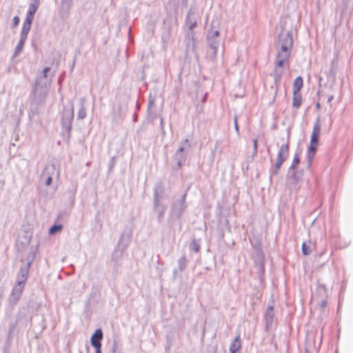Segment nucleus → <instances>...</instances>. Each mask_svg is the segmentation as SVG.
Returning <instances> with one entry per match:
<instances>
[{
    "instance_id": "f704fd0d",
    "label": "nucleus",
    "mask_w": 353,
    "mask_h": 353,
    "mask_svg": "<svg viewBox=\"0 0 353 353\" xmlns=\"http://www.w3.org/2000/svg\"><path fill=\"white\" fill-rule=\"evenodd\" d=\"M190 249L195 253L199 252L201 249V239H192L190 243Z\"/></svg>"
},
{
    "instance_id": "4be33fe9",
    "label": "nucleus",
    "mask_w": 353,
    "mask_h": 353,
    "mask_svg": "<svg viewBox=\"0 0 353 353\" xmlns=\"http://www.w3.org/2000/svg\"><path fill=\"white\" fill-rule=\"evenodd\" d=\"M103 338V332L101 328H97L94 330L90 337L91 345L101 344Z\"/></svg>"
},
{
    "instance_id": "0e129e2a",
    "label": "nucleus",
    "mask_w": 353,
    "mask_h": 353,
    "mask_svg": "<svg viewBox=\"0 0 353 353\" xmlns=\"http://www.w3.org/2000/svg\"><path fill=\"white\" fill-rule=\"evenodd\" d=\"M64 214H65V212H61L58 215V219H61Z\"/></svg>"
},
{
    "instance_id": "a18cd8bd",
    "label": "nucleus",
    "mask_w": 353,
    "mask_h": 353,
    "mask_svg": "<svg viewBox=\"0 0 353 353\" xmlns=\"http://www.w3.org/2000/svg\"><path fill=\"white\" fill-rule=\"evenodd\" d=\"M111 353H121V352L118 350V343L116 339H114L112 341Z\"/></svg>"
},
{
    "instance_id": "bf43d9fd",
    "label": "nucleus",
    "mask_w": 353,
    "mask_h": 353,
    "mask_svg": "<svg viewBox=\"0 0 353 353\" xmlns=\"http://www.w3.org/2000/svg\"><path fill=\"white\" fill-rule=\"evenodd\" d=\"M160 128L161 129H163L164 128V125H163V119L162 117H160Z\"/></svg>"
},
{
    "instance_id": "09e8293b",
    "label": "nucleus",
    "mask_w": 353,
    "mask_h": 353,
    "mask_svg": "<svg viewBox=\"0 0 353 353\" xmlns=\"http://www.w3.org/2000/svg\"><path fill=\"white\" fill-rule=\"evenodd\" d=\"M252 142H253V150L254 151H253L252 156V157H254L257 153L258 139L257 138L253 139Z\"/></svg>"
},
{
    "instance_id": "bb28decb",
    "label": "nucleus",
    "mask_w": 353,
    "mask_h": 353,
    "mask_svg": "<svg viewBox=\"0 0 353 353\" xmlns=\"http://www.w3.org/2000/svg\"><path fill=\"white\" fill-rule=\"evenodd\" d=\"M165 344L164 346L165 353H170V348L174 342V336L172 331H169L165 334Z\"/></svg>"
},
{
    "instance_id": "a878e982",
    "label": "nucleus",
    "mask_w": 353,
    "mask_h": 353,
    "mask_svg": "<svg viewBox=\"0 0 353 353\" xmlns=\"http://www.w3.org/2000/svg\"><path fill=\"white\" fill-rule=\"evenodd\" d=\"M186 40V48L194 49L195 48V38L194 30L188 29L185 36Z\"/></svg>"
},
{
    "instance_id": "4468645a",
    "label": "nucleus",
    "mask_w": 353,
    "mask_h": 353,
    "mask_svg": "<svg viewBox=\"0 0 353 353\" xmlns=\"http://www.w3.org/2000/svg\"><path fill=\"white\" fill-rule=\"evenodd\" d=\"M74 0H60L59 14L62 18L70 16Z\"/></svg>"
},
{
    "instance_id": "5701e85b",
    "label": "nucleus",
    "mask_w": 353,
    "mask_h": 353,
    "mask_svg": "<svg viewBox=\"0 0 353 353\" xmlns=\"http://www.w3.org/2000/svg\"><path fill=\"white\" fill-rule=\"evenodd\" d=\"M241 340L240 334H238L231 342L229 347V353H241Z\"/></svg>"
},
{
    "instance_id": "c756f323",
    "label": "nucleus",
    "mask_w": 353,
    "mask_h": 353,
    "mask_svg": "<svg viewBox=\"0 0 353 353\" xmlns=\"http://www.w3.org/2000/svg\"><path fill=\"white\" fill-rule=\"evenodd\" d=\"M302 102L303 100L301 92H292V107L299 109L301 106Z\"/></svg>"
},
{
    "instance_id": "c85d7f7f",
    "label": "nucleus",
    "mask_w": 353,
    "mask_h": 353,
    "mask_svg": "<svg viewBox=\"0 0 353 353\" xmlns=\"http://www.w3.org/2000/svg\"><path fill=\"white\" fill-rule=\"evenodd\" d=\"M50 70L51 68L48 66L44 67L42 72L36 76L34 81L48 83V73L50 71Z\"/></svg>"
},
{
    "instance_id": "dca6fc26",
    "label": "nucleus",
    "mask_w": 353,
    "mask_h": 353,
    "mask_svg": "<svg viewBox=\"0 0 353 353\" xmlns=\"http://www.w3.org/2000/svg\"><path fill=\"white\" fill-rule=\"evenodd\" d=\"M185 23L188 29L194 30L197 26V20L195 17V10L192 8L189 10L185 19Z\"/></svg>"
},
{
    "instance_id": "e433bc0d",
    "label": "nucleus",
    "mask_w": 353,
    "mask_h": 353,
    "mask_svg": "<svg viewBox=\"0 0 353 353\" xmlns=\"http://www.w3.org/2000/svg\"><path fill=\"white\" fill-rule=\"evenodd\" d=\"M206 36L219 39V37L220 36V32L218 30H214L213 24L212 23L210 25V28L208 30Z\"/></svg>"
},
{
    "instance_id": "6e6d98bb",
    "label": "nucleus",
    "mask_w": 353,
    "mask_h": 353,
    "mask_svg": "<svg viewBox=\"0 0 353 353\" xmlns=\"http://www.w3.org/2000/svg\"><path fill=\"white\" fill-rule=\"evenodd\" d=\"M179 272H180L179 269L175 268V269L173 270V271H172V276H173V279H175L176 278Z\"/></svg>"
},
{
    "instance_id": "58836bf2",
    "label": "nucleus",
    "mask_w": 353,
    "mask_h": 353,
    "mask_svg": "<svg viewBox=\"0 0 353 353\" xmlns=\"http://www.w3.org/2000/svg\"><path fill=\"white\" fill-rule=\"evenodd\" d=\"M301 252L304 256H308L311 253V249L310 246L305 241L302 243Z\"/></svg>"
},
{
    "instance_id": "a19ab883",
    "label": "nucleus",
    "mask_w": 353,
    "mask_h": 353,
    "mask_svg": "<svg viewBox=\"0 0 353 353\" xmlns=\"http://www.w3.org/2000/svg\"><path fill=\"white\" fill-rule=\"evenodd\" d=\"M350 0H342L343 9H342L341 12L343 14L345 13L347 11H349L350 13L352 12V9L349 8V3H350Z\"/></svg>"
},
{
    "instance_id": "423d86ee",
    "label": "nucleus",
    "mask_w": 353,
    "mask_h": 353,
    "mask_svg": "<svg viewBox=\"0 0 353 353\" xmlns=\"http://www.w3.org/2000/svg\"><path fill=\"white\" fill-rule=\"evenodd\" d=\"M321 133V124L319 118L315 121L312 134L310 136V144L307 150V165L306 169H310L314 158L317 151V145L319 142Z\"/></svg>"
},
{
    "instance_id": "39448f33",
    "label": "nucleus",
    "mask_w": 353,
    "mask_h": 353,
    "mask_svg": "<svg viewBox=\"0 0 353 353\" xmlns=\"http://www.w3.org/2000/svg\"><path fill=\"white\" fill-rule=\"evenodd\" d=\"M30 269L22 265L17 274V281L12 288L10 297V303L16 304L19 300L28 279Z\"/></svg>"
},
{
    "instance_id": "f03ea898",
    "label": "nucleus",
    "mask_w": 353,
    "mask_h": 353,
    "mask_svg": "<svg viewBox=\"0 0 353 353\" xmlns=\"http://www.w3.org/2000/svg\"><path fill=\"white\" fill-rule=\"evenodd\" d=\"M188 190V189L179 196H173L168 217V223L170 225H172L176 220L180 222L181 218L188 208L186 203Z\"/></svg>"
},
{
    "instance_id": "5fc2aeb1",
    "label": "nucleus",
    "mask_w": 353,
    "mask_h": 353,
    "mask_svg": "<svg viewBox=\"0 0 353 353\" xmlns=\"http://www.w3.org/2000/svg\"><path fill=\"white\" fill-rule=\"evenodd\" d=\"M317 290L319 292V293H321V291H323V293H325L326 292L325 285H324V284H319L318 285Z\"/></svg>"
},
{
    "instance_id": "7c9ffc66",
    "label": "nucleus",
    "mask_w": 353,
    "mask_h": 353,
    "mask_svg": "<svg viewBox=\"0 0 353 353\" xmlns=\"http://www.w3.org/2000/svg\"><path fill=\"white\" fill-rule=\"evenodd\" d=\"M301 153V151H296L295 152L294 156L293 159H292V164L289 167V168L288 169V171H289V172H290L291 171L296 169L297 166L300 163V162H301V157H300Z\"/></svg>"
},
{
    "instance_id": "49530a36",
    "label": "nucleus",
    "mask_w": 353,
    "mask_h": 353,
    "mask_svg": "<svg viewBox=\"0 0 353 353\" xmlns=\"http://www.w3.org/2000/svg\"><path fill=\"white\" fill-rule=\"evenodd\" d=\"M335 75H336V68L333 65H331L330 70L328 72V74H327V78L328 79L332 78L333 79H334Z\"/></svg>"
},
{
    "instance_id": "20e7f679",
    "label": "nucleus",
    "mask_w": 353,
    "mask_h": 353,
    "mask_svg": "<svg viewBox=\"0 0 353 353\" xmlns=\"http://www.w3.org/2000/svg\"><path fill=\"white\" fill-rule=\"evenodd\" d=\"M74 120V105L70 101L69 105L64 106L61 113V132L63 141L69 143L71 139L72 121Z\"/></svg>"
},
{
    "instance_id": "f3484780",
    "label": "nucleus",
    "mask_w": 353,
    "mask_h": 353,
    "mask_svg": "<svg viewBox=\"0 0 353 353\" xmlns=\"http://www.w3.org/2000/svg\"><path fill=\"white\" fill-rule=\"evenodd\" d=\"M279 39L276 41L277 43L283 45L290 49L293 48L294 41L292 32H288L285 35H279Z\"/></svg>"
},
{
    "instance_id": "603ef678",
    "label": "nucleus",
    "mask_w": 353,
    "mask_h": 353,
    "mask_svg": "<svg viewBox=\"0 0 353 353\" xmlns=\"http://www.w3.org/2000/svg\"><path fill=\"white\" fill-rule=\"evenodd\" d=\"M234 130L236 132V134H239V123H238V117H237V115H236V114L234 117Z\"/></svg>"
},
{
    "instance_id": "f257e3e1",
    "label": "nucleus",
    "mask_w": 353,
    "mask_h": 353,
    "mask_svg": "<svg viewBox=\"0 0 353 353\" xmlns=\"http://www.w3.org/2000/svg\"><path fill=\"white\" fill-rule=\"evenodd\" d=\"M50 83L34 81L29 94L30 113L37 115L41 106L45 103L49 92Z\"/></svg>"
},
{
    "instance_id": "864d4df0",
    "label": "nucleus",
    "mask_w": 353,
    "mask_h": 353,
    "mask_svg": "<svg viewBox=\"0 0 353 353\" xmlns=\"http://www.w3.org/2000/svg\"><path fill=\"white\" fill-rule=\"evenodd\" d=\"M92 346L94 348L95 353H102V350H101L102 343L101 344H97V345H92Z\"/></svg>"
},
{
    "instance_id": "0eeeda50",
    "label": "nucleus",
    "mask_w": 353,
    "mask_h": 353,
    "mask_svg": "<svg viewBox=\"0 0 353 353\" xmlns=\"http://www.w3.org/2000/svg\"><path fill=\"white\" fill-rule=\"evenodd\" d=\"M274 46L276 49V54L275 61H277V65H290V58L292 53V50L283 45L274 42Z\"/></svg>"
},
{
    "instance_id": "13d9d810",
    "label": "nucleus",
    "mask_w": 353,
    "mask_h": 353,
    "mask_svg": "<svg viewBox=\"0 0 353 353\" xmlns=\"http://www.w3.org/2000/svg\"><path fill=\"white\" fill-rule=\"evenodd\" d=\"M132 120L134 122H137L138 120V114L137 112H134L133 114Z\"/></svg>"
},
{
    "instance_id": "37998d69",
    "label": "nucleus",
    "mask_w": 353,
    "mask_h": 353,
    "mask_svg": "<svg viewBox=\"0 0 353 353\" xmlns=\"http://www.w3.org/2000/svg\"><path fill=\"white\" fill-rule=\"evenodd\" d=\"M254 265L257 268L260 276L265 274V263L254 264Z\"/></svg>"
},
{
    "instance_id": "b1692460",
    "label": "nucleus",
    "mask_w": 353,
    "mask_h": 353,
    "mask_svg": "<svg viewBox=\"0 0 353 353\" xmlns=\"http://www.w3.org/2000/svg\"><path fill=\"white\" fill-rule=\"evenodd\" d=\"M191 148V143L189 139L186 138L181 141L179 148L176 151L179 154H183L188 156V154Z\"/></svg>"
},
{
    "instance_id": "c03bdc74",
    "label": "nucleus",
    "mask_w": 353,
    "mask_h": 353,
    "mask_svg": "<svg viewBox=\"0 0 353 353\" xmlns=\"http://www.w3.org/2000/svg\"><path fill=\"white\" fill-rule=\"evenodd\" d=\"M39 6V5L31 2L28 6V9L27 12H31V13H33L35 14L37 10H38Z\"/></svg>"
},
{
    "instance_id": "2f4dec72",
    "label": "nucleus",
    "mask_w": 353,
    "mask_h": 353,
    "mask_svg": "<svg viewBox=\"0 0 353 353\" xmlns=\"http://www.w3.org/2000/svg\"><path fill=\"white\" fill-rule=\"evenodd\" d=\"M303 86V79L301 76L295 78L292 85V92H300Z\"/></svg>"
},
{
    "instance_id": "a211bd4d",
    "label": "nucleus",
    "mask_w": 353,
    "mask_h": 353,
    "mask_svg": "<svg viewBox=\"0 0 353 353\" xmlns=\"http://www.w3.org/2000/svg\"><path fill=\"white\" fill-rule=\"evenodd\" d=\"M285 65H277V61H274V67L273 70V79L274 83L276 88H278L280 84L281 80L282 79V76L283 74V68Z\"/></svg>"
},
{
    "instance_id": "4d7b16f0",
    "label": "nucleus",
    "mask_w": 353,
    "mask_h": 353,
    "mask_svg": "<svg viewBox=\"0 0 353 353\" xmlns=\"http://www.w3.org/2000/svg\"><path fill=\"white\" fill-rule=\"evenodd\" d=\"M327 305V301L325 299H322L320 302V307L321 308H325Z\"/></svg>"
},
{
    "instance_id": "72a5a7b5",
    "label": "nucleus",
    "mask_w": 353,
    "mask_h": 353,
    "mask_svg": "<svg viewBox=\"0 0 353 353\" xmlns=\"http://www.w3.org/2000/svg\"><path fill=\"white\" fill-rule=\"evenodd\" d=\"M154 102H155L154 97L152 95V94H150L148 96V108H147V114L148 117H151L152 119H154V117H156L155 114L152 116V110H151L152 107L154 105Z\"/></svg>"
},
{
    "instance_id": "6ab92c4d",
    "label": "nucleus",
    "mask_w": 353,
    "mask_h": 353,
    "mask_svg": "<svg viewBox=\"0 0 353 353\" xmlns=\"http://www.w3.org/2000/svg\"><path fill=\"white\" fill-rule=\"evenodd\" d=\"M254 250V256L253 257L254 264L265 263V256L261 248V243H256L253 245Z\"/></svg>"
},
{
    "instance_id": "774afa93",
    "label": "nucleus",
    "mask_w": 353,
    "mask_h": 353,
    "mask_svg": "<svg viewBox=\"0 0 353 353\" xmlns=\"http://www.w3.org/2000/svg\"><path fill=\"white\" fill-rule=\"evenodd\" d=\"M212 353H218L216 347H214Z\"/></svg>"
},
{
    "instance_id": "69168bd1",
    "label": "nucleus",
    "mask_w": 353,
    "mask_h": 353,
    "mask_svg": "<svg viewBox=\"0 0 353 353\" xmlns=\"http://www.w3.org/2000/svg\"><path fill=\"white\" fill-rule=\"evenodd\" d=\"M31 2L39 5L40 0H32Z\"/></svg>"
},
{
    "instance_id": "de8ad7c7",
    "label": "nucleus",
    "mask_w": 353,
    "mask_h": 353,
    "mask_svg": "<svg viewBox=\"0 0 353 353\" xmlns=\"http://www.w3.org/2000/svg\"><path fill=\"white\" fill-rule=\"evenodd\" d=\"M17 324V321L10 323L9 327H8V338H10V336L12 335V333L13 330H14Z\"/></svg>"
},
{
    "instance_id": "412c9836",
    "label": "nucleus",
    "mask_w": 353,
    "mask_h": 353,
    "mask_svg": "<svg viewBox=\"0 0 353 353\" xmlns=\"http://www.w3.org/2000/svg\"><path fill=\"white\" fill-rule=\"evenodd\" d=\"M38 245L35 246H31L30 250L26 257L25 261H26L23 266L27 267L30 269L32 263L35 259L37 253L38 252Z\"/></svg>"
},
{
    "instance_id": "473e14b6",
    "label": "nucleus",
    "mask_w": 353,
    "mask_h": 353,
    "mask_svg": "<svg viewBox=\"0 0 353 353\" xmlns=\"http://www.w3.org/2000/svg\"><path fill=\"white\" fill-rule=\"evenodd\" d=\"M63 228V225L61 223H53L48 230L50 235H54L59 232H61Z\"/></svg>"
},
{
    "instance_id": "338daca9",
    "label": "nucleus",
    "mask_w": 353,
    "mask_h": 353,
    "mask_svg": "<svg viewBox=\"0 0 353 353\" xmlns=\"http://www.w3.org/2000/svg\"><path fill=\"white\" fill-rule=\"evenodd\" d=\"M188 3V0H182V4L183 6H186Z\"/></svg>"
},
{
    "instance_id": "1a4fd4ad",
    "label": "nucleus",
    "mask_w": 353,
    "mask_h": 353,
    "mask_svg": "<svg viewBox=\"0 0 353 353\" xmlns=\"http://www.w3.org/2000/svg\"><path fill=\"white\" fill-rule=\"evenodd\" d=\"M287 142L281 145L274 165L281 167L289 156L290 128L287 130Z\"/></svg>"
},
{
    "instance_id": "7ed1b4c3",
    "label": "nucleus",
    "mask_w": 353,
    "mask_h": 353,
    "mask_svg": "<svg viewBox=\"0 0 353 353\" xmlns=\"http://www.w3.org/2000/svg\"><path fill=\"white\" fill-rule=\"evenodd\" d=\"M130 236L131 232L125 230L121 234L117 245L111 254V261L114 263V272L116 273L122 265L123 252L129 245Z\"/></svg>"
},
{
    "instance_id": "9d476101",
    "label": "nucleus",
    "mask_w": 353,
    "mask_h": 353,
    "mask_svg": "<svg viewBox=\"0 0 353 353\" xmlns=\"http://www.w3.org/2000/svg\"><path fill=\"white\" fill-rule=\"evenodd\" d=\"M206 42L208 47L211 50L210 52H208V57L209 59L214 61L217 57L220 41L219 39L206 36Z\"/></svg>"
},
{
    "instance_id": "79ce46f5",
    "label": "nucleus",
    "mask_w": 353,
    "mask_h": 353,
    "mask_svg": "<svg viewBox=\"0 0 353 353\" xmlns=\"http://www.w3.org/2000/svg\"><path fill=\"white\" fill-rule=\"evenodd\" d=\"M173 159L175 161H185L187 159V156H186V154H180V153L179 154L178 152H175L173 156Z\"/></svg>"
},
{
    "instance_id": "052dcab7",
    "label": "nucleus",
    "mask_w": 353,
    "mask_h": 353,
    "mask_svg": "<svg viewBox=\"0 0 353 353\" xmlns=\"http://www.w3.org/2000/svg\"><path fill=\"white\" fill-rule=\"evenodd\" d=\"M334 99V96L333 95H330L328 98H327V103H330Z\"/></svg>"
},
{
    "instance_id": "680f3d73",
    "label": "nucleus",
    "mask_w": 353,
    "mask_h": 353,
    "mask_svg": "<svg viewBox=\"0 0 353 353\" xmlns=\"http://www.w3.org/2000/svg\"><path fill=\"white\" fill-rule=\"evenodd\" d=\"M206 99H207V93L205 94V95L203 96V97L201 99V101L203 103H205L206 101Z\"/></svg>"
},
{
    "instance_id": "9b49d317",
    "label": "nucleus",
    "mask_w": 353,
    "mask_h": 353,
    "mask_svg": "<svg viewBox=\"0 0 353 353\" xmlns=\"http://www.w3.org/2000/svg\"><path fill=\"white\" fill-rule=\"evenodd\" d=\"M153 194L152 203H161V200L166 197L165 189L161 181L155 183Z\"/></svg>"
},
{
    "instance_id": "ddd939ff",
    "label": "nucleus",
    "mask_w": 353,
    "mask_h": 353,
    "mask_svg": "<svg viewBox=\"0 0 353 353\" xmlns=\"http://www.w3.org/2000/svg\"><path fill=\"white\" fill-rule=\"evenodd\" d=\"M152 210L157 214L158 223L161 224L163 222L164 214L167 210L166 205L162 203H152Z\"/></svg>"
},
{
    "instance_id": "aec40b11",
    "label": "nucleus",
    "mask_w": 353,
    "mask_h": 353,
    "mask_svg": "<svg viewBox=\"0 0 353 353\" xmlns=\"http://www.w3.org/2000/svg\"><path fill=\"white\" fill-rule=\"evenodd\" d=\"M28 35V32L21 30L20 39H19V41L17 45L15 47L12 58L18 56V54L22 51V50L24 47V45L26 43V41L27 40Z\"/></svg>"
},
{
    "instance_id": "4c0bfd02",
    "label": "nucleus",
    "mask_w": 353,
    "mask_h": 353,
    "mask_svg": "<svg viewBox=\"0 0 353 353\" xmlns=\"http://www.w3.org/2000/svg\"><path fill=\"white\" fill-rule=\"evenodd\" d=\"M281 167L274 165L273 168L270 170V181L272 182L273 176H276L279 174Z\"/></svg>"
},
{
    "instance_id": "f8f14e48",
    "label": "nucleus",
    "mask_w": 353,
    "mask_h": 353,
    "mask_svg": "<svg viewBox=\"0 0 353 353\" xmlns=\"http://www.w3.org/2000/svg\"><path fill=\"white\" fill-rule=\"evenodd\" d=\"M273 302L274 301L272 300V304H268L263 316L265 330L267 332L269 331L270 329L272 327L273 321L274 318Z\"/></svg>"
},
{
    "instance_id": "6e6552de",
    "label": "nucleus",
    "mask_w": 353,
    "mask_h": 353,
    "mask_svg": "<svg viewBox=\"0 0 353 353\" xmlns=\"http://www.w3.org/2000/svg\"><path fill=\"white\" fill-rule=\"evenodd\" d=\"M54 177H59V170L54 163L48 164L41 173L40 181L46 186H50Z\"/></svg>"
},
{
    "instance_id": "c9c22d12",
    "label": "nucleus",
    "mask_w": 353,
    "mask_h": 353,
    "mask_svg": "<svg viewBox=\"0 0 353 353\" xmlns=\"http://www.w3.org/2000/svg\"><path fill=\"white\" fill-rule=\"evenodd\" d=\"M187 258L185 254L182 255L178 260V269L179 272L183 271L187 267Z\"/></svg>"
},
{
    "instance_id": "3c124183",
    "label": "nucleus",
    "mask_w": 353,
    "mask_h": 353,
    "mask_svg": "<svg viewBox=\"0 0 353 353\" xmlns=\"http://www.w3.org/2000/svg\"><path fill=\"white\" fill-rule=\"evenodd\" d=\"M185 161H176V165L172 166V170H174V171H177V170H179L181 167L183 166V165L185 163Z\"/></svg>"
},
{
    "instance_id": "ea45409f",
    "label": "nucleus",
    "mask_w": 353,
    "mask_h": 353,
    "mask_svg": "<svg viewBox=\"0 0 353 353\" xmlns=\"http://www.w3.org/2000/svg\"><path fill=\"white\" fill-rule=\"evenodd\" d=\"M115 163H116V157L113 156L110 159L109 162H108V173H111L112 172L113 168L115 165Z\"/></svg>"
},
{
    "instance_id": "e2e57ef3",
    "label": "nucleus",
    "mask_w": 353,
    "mask_h": 353,
    "mask_svg": "<svg viewBox=\"0 0 353 353\" xmlns=\"http://www.w3.org/2000/svg\"><path fill=\"white\" fill-rule=\"evenodd\" d=\"M75 62H76V58L74 57L73 61H72V68H71V71H72L74 67V65H75Z\"/></svg>"
},
{
    "instance_id": "8fccbe9b",
    "label": "nucleus",
    "mask_w": 353,
    "mask_h": 353,
    "mask_svg": "<svg viewBox=\"0 0 353 353\" xmlns=\"http://www.w3.org/2000/svg\"><path fill=\"white\" fill-rule=\"evenodd\" d=\"M19 22H20V18L18 17V16H14L12 19V25H11V28H15L16 27H17L19 24Z\"/></svg>"
},
{
    "instance_id": "cd10ccee",
    "label": "nucleus",
    "mask_w": 353,
    "mask_h": 353,
    "mask_svg": "<svg viewBox=\"0 0 353 353\" xmlns=\"http://www.w3.org/2000/svg\"><path fill=\"white\" fill-rule=\"evenodd\" d=\"M85 97H82L79 100V110L77 112V118L78 120L83 119L86 117L87 113H86V109L85 108Z\"/></svg>"
},
{
    "instance_id": "393cba45",
    "label": "nucleus",
    "mask_w": 353,
    "mask_h": 353,
    "mask_svg": "<svg viewBox=\"0 0 353 353\" xmlns=\"http://www.w3.org/2000/svg\"><path fill=\"white\" fill-rule=\"evenodd\" d=\"M34 15L35 14L33 13L28 12H26V18H25V20L23 21V25H22V28H21L22 31L29 33L34 17Z\"/></svg>"
},
{
    "instance_id": "2eb2a0df",
    "label": "nucleus",
    "mask_w": 353,
    "mask_h": 353,
    "mask_svg": "<svg viewBox=\"0 0 353 353\" xmlns=\"http://www.w3.org/2000/svg\"><path fill=\"white\" fill-rule=\"evenodd\" d=\"M303 169H295L290 172L288 171L286 177L288 179L290 180L292 183L297 184L303 180Z\"/></svg>"
}]
</instances>
